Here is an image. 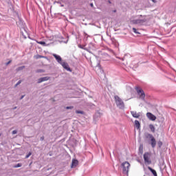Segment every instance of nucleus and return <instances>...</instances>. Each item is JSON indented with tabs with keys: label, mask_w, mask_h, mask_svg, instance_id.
Instances as JSON below:
<instances>
[{
	"label": "nucleus",
	"mask_w": 176,
	"mask_h": 176,
	"mask_svg": "<svg viewBox=\"0 0 176 176\" xmlns=\"http://www.w3.org/2000/svg\"><path fill=\"white\" fill-rule=\"evenodd\" d=\"M90 6H91V8H93V6H94V5L93 4V3H90Z\"/></svg>",
	"instance_id": "obj_35"
},
{
	"label": "nucleus",
	"mask_w": 176,
	"mask_h": 176,
	"mask_svg": "<svg viewBox=\"0 0 176 176\" xmlns=\"http://www.w3.org/2000/svg\"><path fill=\"white\" fill-rule=\"evenodd\" d=\"M153 3H156L157 1L156 0H151Z\"/></svg>",
	"instance_id": "obj_34"
},
{
	"label": "nucleus",
	"mask_w": 176,
	"mask_h": 176,
	"mask_svg": "<svg viewBox=\"0 0 176 176\" xmlns=\"http://www.w3.org/2000/svg\"><path fill=\"white\" fill-rule=\"evenodd\" d=\"M20 83H21V80H19L17 83L15 85V87H17V86H19V85H20Z\"/></svg>",
	"instance_id": "obj_28"
},
{
	"label": "nucleus",
	"mask_w": 176,
	"mask_h": 176,
	"mask_svg": "<svg viewBox=\"0 0 176 176\" xmlns=\"http://www.w3.org/2000/svg\"><path fill=\"white\" fill-rule=\"evenodd\" d=\"M109 3H111V1H109Z\"/></svg>",
	"instance_id": "obj_39"
},
{
	"label": "nucleus",
	"mask_w": 176,
	"mask_h": 176,
	"mask_svg": "<svg viewBox=\"0 0 176 176\" xmlns=\"http://www.w3.org/2000/svg\"><path fill=\"white\" fill-rule=\"evenodd\" d=\"M16 108H17V107H14V108H13V109H16Z\"/></svg>",
	"instance_id": "obj_38"
},
{
	"label": "nucleus",
	"mask_w": 176,
	"mask_h": 176,
	"mask_svg": "<svg viewBox=\"0 0 176 176\" xmlns=\"http://www.w3.org/2000/svg\"><path fill=\"white\" fill-rule=\"evenodd\" d=\"M146 116L148 119H149V120H152L153 122H155V120H156V117L152 113L148 112L146 113Z\"/></svg>",
	"instance_id": "obj_9"
},
{
	"label": "nucleus",
	"mask_w": 176,
	"mask_h": 176,
	"mask_svg": "<svg viewBox=\"0 0 176 176\" xmlns=\"http://www.w3.org/2000/svg\"><path fill=\"white\" fill-rule=\"evenodd\" d=\"M157 145H158L159 148H162V146H163V142L160 140L157 142Z\"/></svg>",
	"instance_id": "obj_21"
},
{
	"label": "nucleus",
	"mask_w": 176,
	"mask_h": 176,
	"mask_svg": "<svg viewBox=\"0 0 176 176\" xmlns=\"http://www.w3.org/2000/svg\"><path fill=\"white\" fill-rule=\"evenodd\" d=\"M84 41L85 42H87L89 38H90V36L89 34H87V33H86L85 32H84Z\"/></svg>",
	"instance_id": "obj_14"
},
{
	"label": "nucleus",
	"mask_w": 176,
	"mask_h": 176,
	"mask_svg": "<svg viewBox=\"0 0 176 176\" xmlns=\"http://www.w3.org/2000/svg\"><path fill=\"white\" fill-rule=\"evenodd\" d=\"M41 141H43V140H45V137L42 136L41 138H40Z\"/></svg>",
	"instance_id": "obj_33"
},
{
	"label": "nucleus",
	"mask_w": 176,
	"mask_h": 176,
	"mask_svg": "<svg viewBox=\"0 0 176 176\" xmlns=\"http://www.w3.org/2000/svg\"><path fill=\"white\" fill-rule=\"evenodd\" d=\"M148 170L152 173L153 175L157 176V173H156V170L155 169L152 168L151 166H148Z\"/></svg>",
	"instance_id": "obj_13"
},
{
	"label": "nucleus",
	"mask_w": 176,
	"mask_h": 176,
	"mask_svg": "<svg viewBox=\"0 0 176 176\" xmlns=\"http://www.w3.org/2000/svg\"><path fill=\"white\" fill-rule=\"evenodd\" d=\"M123 174H129V170L130 169V163L129 162H124L122 164Z\"/></svg>",
	"instance_id": "obj_3"
},
{
	"label": "nucleus",
	"mask_w": 176,
	"mask_h": 176,
	"mask_svg": "<svg viewBox=\"0 0 176 176\" xmlns=\"http://www.w3.org/2000/svg\"><path fill=\"white\" fill-rule=\"evenodd\" d=\"M135 127H136V129H140V127H141V124H140V121L138 120H135Z\"/></svg>",
	"instance_id": "obj_15"
},
{
	"label": "nucleus",
	"mask_w": 176,
	"mask_h": 176,
	"mask_svg": "<svg viewBox=\"0 0 176 176\" xmlns=\"http://www.w3.org/2000/svg\"><path fill=\"white\" fill-rule=\"evenodd\" d=\"M148 127H149L151 131H152L153 133H155V125L154 124H150L148 125Z\"/></svg>",
	"instance_id": "obj_16"
},
{
	"label": "nucleus",
	"mask_w": 176,
	"mask_h": 176,
	"mask_svg": "<svg viewBox=\"0 0 176 176\" xmlns=\"http://www.w3.org/2000/svg\"><path fill=\"white\" fill-rule=\"evenodd\" d=\"M24 68H25V66H21V67H19L18 68H16V71L17 72H19V71H23V69H24Z\"/></svg>",
	"instance_id": "obj_18"
},
{
	"label": "nucleus",
	"mask_w": 176,
	"mask_h": 176,
	"mask_svg": "<svg viewBox=\"0 0 176 176\" xmlns=\"http://www.w3.org/2000/svg\"><path fill=\"white\" fill-rule=\"evenodd\" d=\"M103 56H104V57H107V59H105V60H104V59H102L103 60V61L104 60H105V61H108L109 59V55L108 54H103Z\"/></svg>",
	"instance_id": "obj_20"
},
{
	"label": "nucleus",
	"mask_w": 176,
	"mask_h": 176,
	"mask_svg": "<svg viewBox=\"0 0 176 176\" xmlns=\"http://www.w3.org/2000/svg\"><path fill=\"white\" fill-rule=\"evenodd\" d=\"M21 166H23V164L19 163V164H16L14 167V168H19V167H21Z\"/></svg>",
	"instance_id": "obj_22"
},
{
	"label": "nucleus",
	"mask_w": 176,
	"mask_h": 176,
	"mask_svg": "<svg viewBox=\"0 0 176 176\" xmlns=\"http://www.w3.org/2000/svg\"><path fill=\"white\" fill-rule=\"evenodd\" d=\"M17 133V130L12 131V134L14 135Z\"/></svg>",
	"instance_id": "obj_31"
},
{
	"label": "nucleus",
	"mask_w": 176,
	"mask_h": 176,
	"mask_svg": "<svg viewBox=\"0 0 176 176\" xmlns=\"http://www.w3.org/2000/svg\"><path fill=\"white\" fill-rule=\"evenodd\" d=\"M133 32H134V34H140V32L138 31H137V29L135 28H133Z\"/></svg>",
	"instance_id": "obj_25"
},
{
	"label": "nucleus",
	"mask_w": 176,
	"mask_h": 176,
	"mask_svg": "<svg viewBox=\"0 0 176 176\" xmlns=\"http://www.w3.org/2000/svg\"><path fill=\"white\" fill-rule=\"evenodd\" d=\"M135 89L139 96V98H140V100H142L143 101H145V92H144V90L138 87H137Z\"/></svg>",
	"instance_id": "obj_4"
},
{
	"label": "nucleus",
	"mask_w": 176,
	"mask_h": 176,
	"mask_svg": "<svg viewBox=\"0 0 176 176\" xmlns=\"http://www.w3.org/2000/svg\"><path fill=\"white\" fill-rule=\"evenodd\" d=\"M78 164H79V162L78 161V160H72L71 166L72 168H74V167H76Z\"/></svg>",
	"instance_id": "obj_12"
},
{
	"label": "nucleus",
	"mask_w": 176,
	"mask_h": 176,
	"mask_svg": "<svg viewBox=\"0 0 176 176\" xmlns=\"http://www.w3.org/2000/svg\"><path fill=\"white\" fill-rule=\"evenodd\" d=\"M36 58H45V56H42V55H37L36 56Z\"/></svg>",
	"instance_id": "obj_27"
},
{
	"label": "nucleus",
	"mask_w": 176,
	"mask_h": 176,
	"mask_svg": "<svg viewBox=\"0 0 176 176\" xmlns=\"http://www.w3.org/2000/svg\"><path fill=\"white\" fill-rule=\"evenodd\" d=\"M146 138H150V144L151 145L152 148H156V139H155V137H153V135L151 133H146L145 135Z\"/></svg>",
	"instance_id": "obj_2"
},
{
	"label": "nucleus",
	"mask_w": 176,
	"mask_h": 176,
	"mask_svg": "<svg viewBox=\"0 0 176 176\" xmlns=\"http://www.w3.org/2000/svg\"><path fill=\"white\" fill-rule=\"evenodd\" d=\"M131 114L132 115L133 118L138 119L141 116V113H137V111H131Z\"/></svg>",
	"instance_id": "obj_11"
},
{
	"label": "nucleus",
	"mask_w": 176,
	"mask_h": 176,
	"mask_svg": "<svg viewBox=\"0 0 176 176\" xmlns=\"http://www.w3.org/2000/svg\"><path fill=\"white\" fill-rule=\"evenodd\" d=\"M60 65H62L63 68L64 69H66V71H68L69 72H72V69H71V67H69V65L67 62H62L60 63Z\"/></svg>",
	"instance_id": "obj_6"
},
{
	"label": "nucleus",
	"mask_w": 176,
	"mask_h": 176,
	"mask_svg": "<svg viewBox=\"0 0 176 176\" xmlns=\"http://www.w3.org/2000/svg\"><path fill=\"white\" fill-rule=\"evenodd\" d=\"M139 152L141 155L144 153V146L142 145H140L139 147Z\"/></svg>",
	"instance_id": "obj_17"
},
{
	"label": "nucleus",
	"mask_w": 176,
	"mask_h": 176,
	"mask_svg": "<svg viewBox=\"0 0 176 176\" xmlns=\"http://www.w3.org/2000/svg\"><path fill=\"white\" fill-rule=\"evenodd\" d=\"M52 56L56 60L57 63H58V64H61L63 63V58H61V56L60 55L53 54Z\"/></svg>",
	"instance_id": "obj_8"
},
{
	"label": "nucleus",
	"mask_w": 176,
	"mask_h": 176,
	"mask_svg": "<svg viewBox=\"0 0 176 176\" xmlns=\"http://www.w3.org/2000/svg\"><path fill=\"white\" fill-rule=\"evenodd\" d=\"M32 155V153L31 151H30L28 155L25 156V159H28V157H30V156H31Z\"/></svg>",
	"instance_id": "obj_26"
},
{
	"label": "nucleus",
	"mask_w": 176,
	"mask_h": 176,
	"mask_svg": "<svg viewBox=\"0 0 176 176\" xmlns=\"http://www.w3.org/2000/svg\"><path fill=\"white\" fill-rule=\"evenodd\" d=\"M38 45H42L43 46H46V43L45 41H37Z\"/></svg>",
	"instance_id": "obj_19"
},
{
	"label": "nucleus",
	"mask_w": 176,
	"mask_h": 176,
	"mask_svg": "<svg viewBox=\"0 0 176 176\" xmlns=\"http://www.w3.org/2000/svg\"><path fill=\"white\" fill-rule=\"evenodd\" d=\"M7 64H10V61H9Z\"/></svg>",
	"instance_id": "obj_40"
},
{
	"label": "nucleus",
	"mask_w": 176,
	"mask_h": 176,
	"mask_svg": "<svg viewBox=\"0 0 176 176\" xmlns=\"http://www.w3.org/2000/svg\"><path fill=\"white\" fill-rule=\"evenodd\" d=\"M113 13H116V10H113Z\"/></svg>",
	"instance_id": "obj_37"
},
{
	"label": "nucleus",
	"mask_w": 176,
	"mask_h": 176,
	"mask_svg": "<svg viewBox=\"0 0 176 176\" xmlns=\"http://www.w3.org/2000/svg\"><path fill=\"white\" fill-rule=\"evenodd\" d=\"M114 99L116 104L119 109H124V102L118 96H115Z\"/></svg>",
	"instance_id": "obj_1"
},
{
	"label": "nucleus",
	"mask_w": 176,
	"mask_h": 176,
	"mask_svg": "<svg viewBox=\"0 0 176 176\" xmlns=\"http://www.w3.org/2000/svg\"><path fill=\"white\" fill-rule=\"evenodd\" d=\"M36 74H41L42 72H45L43 69H37L36 70Z\"/></svg>",
	"instance_id": "obj_23"
},
{
	"label": "nucleus",
	"mask_w": 176,
	"mask_h": 176,
	"mask_svg": "<svg viewBox=\"0 0 176 176\" xmlns=\"http://www.w3.org/2000/svg\"><path fill=\"white\" fill-rule=\"evenodd\" d=\"M96 67H98V68H101V64H100V63H98Z\"/></svg>",
	"instance_id": "obj_29"
},
{
	"label": "nucleus",
	"mask_w": 176,
	"mask_h": 176,
	"mask_svg": "<svg viewBox=\"0 0 176 176\" xmlns=\"http://www.w3.org/2000/svg\"><path fill=\"white\" fill-rule=\"evenodd\" d=\"M49 79H50V77H42L38 79L37 83H42V82H46L47 80H49Z\"/></svg>",
	"instance_id": "obj_10"
},
{
	"label": "nucleus",
	"mask_w": 176,
	"mask_h": 176,
	"mask_svg": "<svg viewBox=\"0 0 176 176\" xmlns=\"http://www.w3.org/2000/svg\"><path fill=\"white\" fill-rule=\"evenodd\" d=\"M146 22V19H134L132 21L133 24H144Z\"/></svg>",
	"instance_id": "obj_7"
},
{
	"label": "nucleus",
	"mask_w": 176,
	"mask_h": 176,
	"mask_svg": "<svg viewBox=\"0 0 176 176\" xmlns=\"http://www.w3.org/2000/svg\"><path fill=\"white\" fill-rule=\"evenodd\" d=\"M143 158L144 160V163L146 164H151L152 163V161L151 160V153L146 152L144 153L143 155Z\"/></svg>",
	"instance_id": "obj_5"
},
{
	"label": "nucleus",
	"mask_w": 176,
	"mask_h": 176,
	"mask_svg": "<svg viewBox=\"0 0 176 176\" xmlns=\"http://www.w3.org/2000/svg\"><path fill=\"white\" fill-rule=\"evenodd\" d=\"M76 113H80V115H83V113H85V112H83V111L76 110Z\"/></svg>",
	"instance_id": "obj_24"
},
{
	"label": "nucleus",
	"mask_w": 176,
	"mask_h": 176,
	"mask_svg": "<svg viewBox=\"0 0 176 176\" xmlns=\"http://www.w3.org/2000/svg\"><path fill=\"white\" fill-rule=\"evenodd\" d=\"M78 47H79L80 49H83V46H82V45H78Z\"/></svg>",
	"instance_id": "obj_32"
},
{
	"label": "nucleus",
	"mask_w": 176,
	"mask_h": 176,
	"mask_svg": "<svg viewBox=\"0 0 176 176\" xmlns=\"http://www.w3.org/2000/svg\"><path fill=\"white\" fill-rule=\"evenodd\" d=\"M74 107H67L66 109H72Z\"/></svg>",
	"instance_id": "obj_30"
},
{
	"label": "nucleus",
	"mask_w": 176,
	"mask_h": 176,
	"mask_svg": "<svg viewBox=\"0 0 176 176\" xmlns=\"http://www.w3.org/2000/svg\"><path fill=\"white\" fill-rule=\"evenodd\" d=\"M24 98V96H22L20 98V100H23Z\"/></svg>",
	"instance_id": "obj_36"
}]
</instances>
